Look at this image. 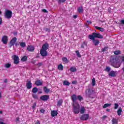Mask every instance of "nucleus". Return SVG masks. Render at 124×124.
Instances as JSON below:
<instances>
[{"mask_svg":"<svg viewBox=\"0 0 124 124\" xmlns=\"http://www.w3.org/2000/svg\"><path fill=\"white\" fill-rule=\"evenodd\" d=\"M103 38V36H102L101 34L97 33H93L92 35H89V38L91 39V40H93V43H94L95 46H97L99 44V41L98 40H95L94 38Z\"/></svg>","mask_w":124,"mask_h":124,"instance_id":"f257e3e1","label":"nucleus"},{"mask_svg":"<svg viewBox=\"0 0 124 124\" xmlns=\"http://www.w3.org/2000/svg\"><path fill=\"white\" fill-rule=\"evenodd\" d=\"M49 48V45L46 43L43 45L42 48L40 50V54L42 57H46L48 55V52H47L46 50H48Z\"/></svg>","mask_w":124,"mask_h":124,"instance_id":"f03ea898","label":"nucleus"},{"mask_svg":"<svg viewBox=\"0 0 124 124\" xmlns=\"http://www.w3.org/2000/svg\"><path fill=\"white\" fill-rule=\"evenodd\" d=\"M110 64L112 66H113V67H115V68H119V67H121L122 62L117 60V59H112L110 60Z\"/></svg>","mask_w":124,"mask_h":124,"instance_id":"7ed1b4c3","label":"nucleus"},{"mask_svg":"<svg viewBox=\"0 0 124 124\" xmlns=\"http://www.w3.org/2000/svg\"><path fill=\"white\" fill-rule=\"evenodd\" d=\"M73 112L75 114L80 113V105L78 103L73 104Z\"/></svg>","mask_w":124,"mask_h":124,"instance_id":"20e7f679","label":"nucleus"},{"mask_svg":"<svg viewBox=\"0 0 124 124\" xmlns=\"http://www.w3.org/2000/svg\"><path fill=\"white\" fill-rule=\"evenodd\" d=\"M5 18L10 19L12 17V12L10 10H6L4 14Z\"/></svg>","mask_w":124,"mask_h":124,"instance_id":"39448f33","label":"nucleus"},{"mask_svg":"<svg viewBox=\"0 0 124 124\" xmlns=\"http://www.w3.org/2000/svg\"><path fill=\"white\" fill-rule=\"evenodd\" d=\"M89 118L90 115L88 114H84L81 116L80 120H81V121H87L89 120Z\"/></svg>","mask_w":124,"mask_h":124,"instance_id":"423d86ee","label":"nucleus"},{"mask_svg":"<svg viewBox=\"0 0 124 124\" xmlns=\"http://www.w3.org/2000/svg\"><path fill=\"white\" fill-rule=\"evenodd\" d=\"M12 58L14 61L15 64H18L19 63V57L18 56L13 55Z\"/></svg>","mask_w":124,"mask_h":124,"instance_id":"0eeeda50","label":"nucleus"},{"mask_svg":"<svg viewBox=\"0 0 124 124\" xmlns=\"http://www.w3.org/2000/svg\"><path fill=\"white\" fill-rule=\"evenodd\" d=\"M71 97L72 101H73V105L78 104V103L76 102V100H77L78 98H77V96L76 94L72 95L71 96Z\"/></svg>","mask_w":124,"mask_h":124,"instance_id":"6e6552de","label":"nucleus"},{"mask_svg":"<svg viewBox=\"0 0 124 124\" xmlns=\"http://www.w3.org/2000/svg\"><path fill=\"white\" fill-rule=\"evenodd\" d=\"M17 41V38L16 37H14L13 39H12V40H11L10 42V45L11 46H14V44H15V43H16Z\"/></svg>","mask_w":124,"mask_h":124,"instance_id":"1a4fd4ad","label":"nucleus"},{"mask_svg":"<svg viewBox=\"0 0 124 124\" xmlns=\"http://www.w3.org/2000/svg\"><path fill=\"white\" fill-rule=\"evenodd\" d=\"M1 41L3 44H7V42L8 41V37L7 36H3L2 37Z\"/></svg>","mask_w":124,"mask_h":124,"instance_id":"9d476101","label":"nucleus"},{"mask_svg":"<svg viewBox=\"0 0 124 124\" xmlns=\"http://www.w3.org/2000/svg\"><path fill=\"white\" fill-rule=\"evenodd\" d=\"M40 99L43 101H46V100H48V99H49V96L48 95H43L41 96Z\"/></svg>","mask_w":124,"mask_h":124,"instance_id":"9b49d317","label":"nucleus"},{"mask_svg":"<svg viewBox=\"0 0 124 124\" xmlns=\"http://www.w3.org/2000/svg\"><path fill=\"white\" fill-rule=\"evenodd\" d=\"M27 50L29 52H33L34 51V47L32 46H27Z\"/></svg>","mask_w":124,"mask_h":124,"instance_id":"f8f14e48","label":"nucleus"},{"mask_svg":"<svg viewBox=\"0 0 124 124\" xmlns=\"http://www.w3.org/2000/svg\"><path fill=\"white\" fill-rule=\"evenodd\" d=\"M108 75L110 77H116V72L114 71H111L109 73Z\"/></svg>","mask_w":124,"mask_h":124,"instance_id":"ddd939ff","label":"nucleus"},{"mask_svg":"<svg viewBox=\"0 0 124 124\" xmlns=\"http://www.w3.org/2000/svg\"><path fill=\"white\" fill-rule=\"evenodd\" d=\"M51 115L52 117H56V116H58V111L56 110H52L51 112Z\"/></svg>","mask_w":124,"mask_h":124,"instance_id":"4468645a","label":"nucleus"},{"mask_svg":"<svg viewBox=\"0 0 124 124\" xmlns=\"http://www.w3.org/2000/svg\"><path fill=\"white\" fill-rule=\"evenodd\" d=\"M26 87L27 89H31V81H28L26 84Z\"/></svg>","mask_w":124,"mask_h":124,"instance_id":"2eb2a0df","label":"nucleus"},{"mask_svg":"<svg viewBox=\"0 0 124 124\" xmlns=\"http://www.w3.org/2000/svg\"><path fill=\"white\" fill-rule=\"evenodd\" d=\"M62 61L64 63H68V62H69V61L67 60V58L66 57H63L62 58Z\"/></svg>","mask_w":124,"mask_h":124,"instance_id":"dca6fc26","label":"nucleus"},{"mask_svg":"<svg viewBox=\"0 0 124 124\" xmlns=\"http://www.w3.org/2000/svg\"><path fill=\"white\" fill-rule=\"evenodd\" d=\"M79 112H80V114H84V113L86 112V109L85 108V107H81Z\"/></svg>","mask_w":124,"mask_h":124,"instance_id":"f3484780","label":"nucleus"},{"mask_svg":"<svg viewBox=\"0 0 124 124\" xmlns=\"http://www.w3.org/2000/svg\"><path fill=\"white\" fill-rule=\"evenodd\" d=\"M122 112H123V109H122V108H120L117 110V115H118V116H120Z\"/></svg>","mask_w":124,"mask_h":124,"instance_id":"a211bd4d","label":"nucleus"},{"mask_svg":"<svg viewBox=\"0 0 124 124\" xmlns=\"http://www.w3.org/2000/svg\"><path fill=\"white\" fill-rule=\"evenodd\" d=\"M63 85H64V86H69V85H70V83H69L67 80H65L63 82Z\"/></svg>","mask_w":124,"mask_h":124,"instance_id":"6ab92c4d","label":"nucleus"},{"mask_svg":"<svg viewBox=\"0 0 124 124\" xmlns=\"http://www.w3.org/2000/svg\"><path fill=\"white\" fill-rule=\"evenodd\" d=\"M35 85H36V86H41V85H42V82L40 80H37L35 82Z\"/></svg>","mask_w":124,"mask_h":124,"instance_id":"aec40b11","label":"nucleus"},{"mask_svg":"<svg viewBox=\"0 0 124 124\" xmlns=\"http://www.w3.org/2000/svg\"><path fill=\"white\" fill-rule=\"evenodd\" d=\"M44 91L45 92V93H50V89L47 88L46 87H44Z\"/></svg>","mask_w":124,"mask_h":124,"instance_id":"412c9836","label":"nucleus"},{"mask_svg":"<svg viewBox=\"0 0 124 124\" xmlns=\"http://www.w3.org/2000/svg\"><path fill=\"white\" fill-rule=\"evenodd\" d=\"M70 70L71 71V72H75L77 71V69L76 68H75V67H72L70 68Z\"/></svg>","mask_w":124,"mask_h":124,"instance_id":"4be33fe9","label":"nucleus"},{"mask_svg":"<svg viewBox=\"0 0 124 124\" xmlns=\"http://www.w3.org/2000/svg\"><path fill=\"white\" fill-rule=\"evenodd\" d=\"M95 28L96 29V30H99V31H104V29L102 28H100L97 26H95Z\"/></svg>","mask_w":124,"mask_h":124,"instance_id":"5701e85b","label":"nucleus"},{"mask_svg":"<svg viewBox=\"0 0 124 124\" xmlns=\"http://www.w3.org/2000/svg\"><path fill=\"white\" fill-rule=\"evenodd\" d=\"M58 69H59V70H63V66H62V64H60L58 66Z\"/></svg>","mask_w":124,"mask_h":124,"instance_id":"b1692460","label":"nucleus"},{"mask_svg":"<svg viewBox=\"0 0 124 124\" xmlns=\"http://www.w3.org/2000/svg\"><path fill=\"white\" fill-rule=\"evenodd\" d=\"M38 91V89H37V88L35 87L33 88L32 92V93H36Z\"/></svg>","mask_w":124,"mask_h":124,"instance_id":"393cba45","label":"nucleus"},{"mask_svg":"<svg viewBox=\"0 0 124 124\" xmlns=\"http://www.w3.org/2000/svg\"><path fill=\"white\" fill-rule=\"evenodd\" d=\"M111 105V104H105L104 106L103 107V108H107V107H109Z\"/></svg>","mask_w":124,"mask_h":124,"instance_id":"a878e982","label":"nucleus"},{"mask_svg":"<svg viewBox=\"0 0 124 124\" xmlns=\"http://www.w3.org/2000/svg\"><path fill=\"white\" fill-rule=\"evenodd\" d=\"M78 12H79V13H82V12H83V7H79L78 8Z\"/></svg>","mask_w":124,"mask_h":124,"instance_id":"bb28decb","label":"nucleus"},{"mask_svg":"<svg viewBox=\"0 0 124 124\" xmlns=\"http://www.w3.org/2000/svg\"><path fill=\"white\" fill-rule=\"evenodd\" d=\"M11 66V64L10 63H6L4 65V67H6V68H9Z\"/></svg>","mask_w":124,"mask_h":124,"instance_id":"cd10ccee","label":"nucleus"},{"mask_svg":"<svg viewBox=\"0 0 124 124\" xmlns=\"http://www.w3.org/2000/svg\"><path fill=\"white\" fill-rule=\"evenodd\" d=\"M77 98L79 101H82V100H83V97L81 95H78Z\"/></svg>","mask_w":124,"mask_h":124,"instance_id":"c85d7f7f","label":"nucleus"},{"mask_svg":"<svg viewBox=\"0 0 124 124\" xmlns=\"http://www.w3.org/2000/svg\"><path fill=\"white\" fill-rule=\"evenodd\" d=\"M27 60H28V57H27V56H24L21 59L22 62H26V61H27Z\"/></svg>","mask_w":124,"mask_h":124,"instance_id":"c756f323","label":"nucleus"},{"mask_svg":"<svg viewBox=\"0 0 124 124\" xmlns=\"http://www.w3.org/2000/svg\"><path fill=\"white\" fill-rule=\"evenodd\" d=\"M92 86H95V79L94 78H93L92 81Z\"/></svg>","mask_w":124,"mask_h":124,"instance_id":"7c9ffc66","label":"nucleus"},{"mask_svg":"<svg viewBox=\"0 0 124 124\" xmlns=\"http://www.w3.org/2000/svg\"><path fill=\"white\" fill-rule=\"evenodd\" d=\"M105 70V71H107V72H109L111 70V68L110 67H106Z\"/></svg>","mask_w":124,"mask_h":124,"instance_id":"2f4dec72","label":"nucleus"},{"mask_svg":"<svg viewBox=\"0 0 124 124\" xmlns=\"http://www.w3.org/2000/svg\"><path fill=\"white\" fill-rule=\"evenodd\" d=\"M76 53L77 54V56L78 57V58H81V54H80V52H79V51L77 50L76 51Z\"/></svg>","mask_w":124,"mask_h":124,"instance_id":"473e14b6","label":"nucleus"},{"mask_svg":"<svg viewBox=\"0 0 124 124\" xmlns=\"http://www.w3.org/2000/svg\"><path fill=\"white\" fill-rule=\"evenodd\" d=\"M112 122L113 124H118V120L116 119L113 118L112 120Z\"/></svg>","mask_w":124,"mask_h":124,"instance_id":"72a5a7b5","label":"nucleus"},{"mask_svg":"<svg viewBox=\"0 0 124 124\" xmlns=\"http://www.w3.org/2000/svg\"><path fill=\"white\" fill-rule=\"evenodd\" d=\"M62 104V100H60L58 101L57 105L58 106H61Z\"/></svg>","mask_w":124,"mask_h":124,"instance_id":"f704fd0d","label":"nucleus"},{"mask_svg":"<svg viewBox=\"0 0 124 124\" xmlns=\"http://www.w3.org/2000/svg\"><path fill=\"white\" fill-rule=\"evenodd\" d=\"M118 108H119V104L115 103L114 108L115 109V110H116V109H118Z\"/></svg>","mask_w":124,"mask_h":124,"instance_id":"c9c22d12","label":"nucleus"},{"mask_svg":"<svg viewBox=\"0 0 124 124\" xmlns=\"http://www.w3.org/2000/svg\"><path fill=\"white\" fill-rule=\"evenodd\" d=\"M20 46L21 47H23V48L25 47V46H26V43L24 42L21 43Z\"/></svg>","mask_w":124,"mask_h":124,"instance_id":"e433bc0d","label":"nucleus"},{"mask_svg":"<svg viewBox=\"0 0 124 124\" xmlns=\"http://www.w3.org/2000/svg\"><path fill=\"white\" fill-rule=\"evenodd\" d=\"M120 54H121V51H120V50L114 51L115 55H120Z\"/></svg>","mask_w":124,"mask_h":124,"instance_id":"4c0bfd02","label":"nucleus"},{"mask_svg":"<svg viewBox=\"0 0 124 124\" xmlns=\"http://www.w3.org/2000/svg\"><path fill=\"white\" fill-rule=\"evenodd\" d=\"M66 0H58V3H62V2H65Z\"/></svg>","mask_w":124,"mask_h":124,"instance_id":"58836bf2","label":"nucleus"},{"mask_svg":"<svg viewBox=\"0 0 124 124\" xmlns=\"http://www.w3.org/2000/svg\"><path fill=\"white\" fill-rule=\"evenodd\" d=\"M85 46H87V44L84 42L81 45V48H85Z\"/></svg>","mask_w":124,"mask_h":124,"instance_id":"ea45409f","label":"nucleus"},{"mask_svg":"<svg viewBox=\"0 0 124 124\" xmlns=\"http://www.w3.org/2000/svg\"><path fill=\"white\" fill-rule=\"evenodd\" d=\"M108 49V47H105L104 48L102 49V52H105V51H107V49Z\"/></svg>","mask_w":124,"mask_h":124,"instance_id":"a19ab883","label":"nucleus"},{"mask_svg":"<svg viewBox=\"0 0 124 124\" xmlns=\"http://www.w3.org/2000/svg\"><path fill=\"white\" fill-rule=\"evenodd\" d=\"M32 96L33 97V98H35V99H37V96L36 95V94H33Z\"/></svg>","mask_w":124,"mask_h":124,"instance_id":"79ce46f5","label":"nucleus"},{"mask_svg":"<svg viewBox=\"0 0 124 124\" xmlns=\"http://www.w3.org/2000/svg\"><path fill=\"white\" fill-rule=\"evenodd\" d=\"M2 24V18L0 17V25H1Z\"/></svg>","mask_w":124,"mask_h":124,"instance_id":"37998d69","label":"nucleus"},{"mask_svg":"<svg viewBox=\"0 0 124 124\" xmlns=\"http://www.w3.org/2000/svg\"><path fill=\"white\" fill-rule=\"evenodd\" d=\"M43 12H44L45 13H47V12H48V11H47V10H46V9H43L42 10Z\"/></svg>","mask_w":124,"mask_h":124,"instance_id":"c03bdc74","label":"nucleus"},{"mask_svg":"<svg viewBox=\"0 0 124 124\" xmlns=\"http://www.w3.org/2000/svg\"><path fill=\"white\" fill-rule=\"evenodd\" d=\"M35 106H36V103H35L33 104V105L32 106V108H35Z\"/></svg>","mask_w":124,"mask_h":124,"instance_id":"a18cd8bd","label":"nucleus"},{"mask_svg":"<svg viewBox=\"0 0 124 124\" xmlns=\"http://www.w3.org/2000/svg\"><path fill=\"white\" fill-rule=\"evenodd\" d=\"M37 65L38 66H41V65H42V63H38L37 64Z\"/></svg>","mask_w":124,"mask_h":124,"instance_id":"49530a36","label":"nucleus"},{"mask_svg":"<svg viewBox=\"0 0 124 124\" xmlns=\"http://www.w3.org/2000/svg\"><path fill=\"white\" fill-rule=\"evenodd\" d=\"M87 23L88 24V25H91V24H92V21H90V20H88L87 21Z\"/></svg>","mask_w":124,"mask_h":124,"instance_id":"de8ad7c7","label":"nucleus"},{"mask_svg":"<svg viewBox=\"0 0 124 124\" xmlns=\"http://www.w3.org/2000/svg\"><path fill=\"white\" fill-rule=\"evenodd\" d=\"M40 112H41V113H44V112H45V110L43 109H41L40 110Z\"/></svg>","mask_w":124,"mask_h":124,"instance_id":"09e8293b","label":"nucleus"},{"mask_svg":"<svg viewBox=\"0 0 124 124\" xmlns=\"http://www.w3.org/2000/svg\"><path fill=\"white\" fill-rule=\"evenodd\" d=\"M120 22L121 24H122L123 25H124V20H121Z\"/></svg>","mask_w":124,"mask_h":124,"instance_id":"8fccbe9b","label":"nucleus"},{"mask_svg":"<svg viewBox=\"0 0 124 124\" xmlns=\"http://www.w3.org/2000/svg\"><path fill=\"white\" fill-rule=\"evenodd\" d=\"M76 83H77L76 81H72V84H73V85H75Z\"/></svg>","mask_w":124,"mask_h":124,"instance_id":"3c124183","label":"nucleus"},{"mask_svg":"<svg viewBox=\"0 0 124 124\" xmlns=\"http://www.w3.org/2000/svg\"><path fill=\"white\" fill-rule=\"evenodd\" d=\"M19 117L16 118V122H19Z\"/></svg>","mask_w":124,"mask_h":124,"instance_id":"603ef678","label":"nucleus"},{"mask_svg":"<svg viewBox=\"0 0 124 124\" xmlns=\"http://www.w3.org/2000/svg\"><path fill=\"white\" fill-rule=\"evenodd\" d=\"M106 118H107V116L105 115L103 116V119H106Z\"/></svg>","mask_w":124,"mask_h":124,"instance_id":"864d4df0","label":"nucleus"},{"mask_svg":"<svg viewBox=\"0 0 124 124\" xmlns=\"http://www.w3.org/2000/svg\"><path fill=\"white\" fill-rule=\"evenodd\" d=\"M35 124H40V122L39 121H37Z\"/></svg>","mask_w":124,"mask_h":124,"instance_id":"5fc2aeb1","label":"nucleus"},{"mask_svg":"<svg viewBox=\"0 0 124 124\" xmlns=\"http://www.w3.org/2000/svg\"><path fill=\"white\" fill-rule=\"evenodd\" d=\"M107 112H110V109H107Z\"/></svg>","mask_w":124,"mask_h":124,"instance_id":"6e6d98bb","label":"nucleus"},{"mask_svg":"<svg viewBox=\"0 0 124 124\" xmlns=\"http://www.w3.org/2000/svg\"><path fill=\"white\" fill-rule=\"evenodd\" d=\"M4 82V83H7V79H5Z\"/></svg>","mask_w":124,"mask_h":124,"instance_id":"4d7b16f0","label":"nucleus"},{"mask_svg":"<svg viewBox=\"0 0 124 124\" xmlns=\"http://www.w3.org/2000/svg\"><path fill=\"white\" fill-rule=\"evenodd\" d=\"M74 18H77V16L75 15V16H74Z\"/></svg>","mask_w":124,"mask_h":124,"instance_id":"13d9d810","label":"nucleus"},{"mask_svg":"<svg viewBox=\"0 0 124 124\" xmlns=\"http://www.w3.org/2000/svg\"><path fill=\"white\" fill-rule=\"evenodd\" d=\"M15 45L16 46H18V45H18V44H17V43H15Z\"/></svg>","mask_w":124,"mask_h":124,"instance_id":"bf43d9fd","label":"nucleus"},{"mask_svg":"<svg viewBox=\"0 0 124 124\" xmlns=\"http://www.w3.org/2000/svg\"><path fill=\"white\" fill-rule=\"evenodd\" d=\"M122 70H123V72H124V67L122 68Z\"/></svg>","mask_w":124,"mask_h":124,"instance_id":"052dcab7","label":"nucleus"},{"mask_svg":"<svg viewBox=\"0 0 124 124\" xmlns=\"http://www.w3.org/2000/svg\"><path fill=\"white\" fill-rule=\"evenodd\" d=\"M38 93H42V92L39 91V92H38Z\"/></svg>","mask_w":124,"mask_h":124,"instance_id":"680f3d73","label":"nucleus"},{"mask_svg":"<svg viewBox=\"0 0 124 124\" xmlns=\"http://www.w3.org/2000/svg\"><path fill=\"white\" fill-rule=\"evenodd\" d=\"M46 31H50V30L47 29V30H46Z\"/></svg>","mask_w":124,"mask_h":124,"instance_id":"e2e57ef3","label":"nucleus"},{"mask_svg":"<svg viewBox=\"0 0 124 124\" xmlns=\"http://www.w3.org/2000/svg\"><path fill=\"white\" fill-rule=\"evenodd\" d=\"M0 124H4L3 122H0Z\"/></svg>","mask_w":124,"mask_h":124,"instance_id":"0e129e2a","label":"nucleus"},{"mask_svg":"<svg viewBox=\"0 0 124 124\" xmlns=\"http://www.w3.org/2000/svg\"><path fill=\"white\" fill-rule=\"evenodd\" d=\"M0 114H2V111H0Z\"/></svg>","mask_w":124,"mask_h":124,"instance_id":"69168bd1","label":"nucleus"},{"mask_svg":"<svg viewBox=\"0 0 124 124\" xmlns=\"http://www.w3.org/2000/svg\"><path fill=\"white\" fill-rule=\"evenodd\" d=\"M1 97V94L0 93V98Z\"/></svg>","mask_w":124,"mask_h":124,"instance_id":"338daca9","label":"nucleus"},{"mask_svg":"<svg viewBox=\"0 0 124 124\" xmlns=\"http://www.w3.org/2000/svg\"><path fill=\"white\" fill-rule=\"evenodd\" d=\"M1 13V12L0 11V14Z\"/></svg>","mask_w":124,"mask_h":124,"instance_id":"774afa93","label":"nucleus"}]
</instances>
